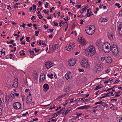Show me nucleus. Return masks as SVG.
Masks as SVG:
<instances>
[{
  "mask_svg": "<svg viewBox=\"0 0 122 122\" xmlns=\"http://www.w3.org/2000/svg\"><path fill=\"white\" fill-rule=\"evenodd\" d=\"M95 30V26L91 25L85 28V30L86 33L89 35H91L94 34Z\"/></svg>",
  "mask_w": 122,
  "mask_h": 122,
  "instance_id": "f257e3e1",
  "label": "nucleus"
},
{
  "mask_svg": "<svg viewBox=\"0 0 122 122\" xmlns=\"http://www.w3.org/2000/svg\"><path fill=\"white\" fill-rule=\"evenodd\" d=\"M85 53L90 56H92L95 53V49L94 47L92 46H90L88 47L85 51Z\"/></svg>",
  "mask_w": 122,
  "mask_h": 122,
  "instance_id": "f03ea898",
  "label": "nucleus"
},
{
  "mask_svg": "<svg viewBox=\"0 0 122 122\" xmlns=\"http://www.w3.org/2000/svg\"><path fill=\"white\" fill-rule=\"evenodd\" d=\"M110 44L108 43L103 44L102 46V50L103 51L106 53L109 52L111 50Z\"/></svg>",
  "mask_w": 122,
  "mask_h": 122,
  "instance_id": "7ed1b4c3",
  "label": "nucleus"
},
{
  "mask_svg": "<svg viewBox=\"0 0 122 122\" xmlns=\"http://www.w3.org/2000/svg\"><path fill=\"white\" fill-rule=\"evenodd\" d=\"M81 65L82 66L86 68L88 67V64L87 61L86 60H82L80 62Z\"/></svg>",
  "mask_w": 122,
  "mask_h": 122,
  "instance_id": "20e7f679",
  "label": "nucleus"
},
{
  "mask_svg": "<svg viewBox=\"0 0 122 122\" xmlns=\"http://www.w3.org/2000/svg\"><path fill=\"white\" fill-rule=\"evenodd\" d=\"M13 106L15 109L17 110L19 109L21 107V104L18 102H15L13 104Z\"/></svg>",
  "mask_w": 122,
  "mask_h": 122,
  "instance_id": "39448f33",
  "label": "nucleus"
},
{
  "mask_svg": "<svg viewBox=\"0 0 122 122\" xmlns=\"http://www.w3.org/2000/svg\"><path fill=\"white\" fill-rule=\"evenodd\" d=\"M53 64L50 61L46 62L45 63V66L47 69L53 66Z\"/></svg>",
  "mask_w": 122,
  "mask_h": 122,
  "instance_id": "423d86ee",
  "label": "nucleus"
},
{
  "mask_svg": "<svg viewBox=\"0 0 122 122\" xmlns=\"http://www.w3.org/2000/svg\"><path fill=\"white\" fill-rule=\"evenodd\" d=\"M112 54L114 55H117L118 53V49L117 47L112 48L111 49Z\"/></svg>",
  "mask_w": 122,
  "mask_h": 122,
  "instance_id": "0eeeda50",
  "label": "nucleus"
},
{
  "mask_svg": "<svg viewBox=\"0 0 122 122\" xmlns=\"http://www.w3.org/2000/svg\"><path fill=\"white\" fill-rule=\"evenodd\" d=\"M78 40L79 42L80 43L81 45H85L86 43V41L84 40V38L80 37L78 38Z\"/></svg>",
  "mask_w": 122,
  "mask_h": 122,
  "instance_id": "6e6552de",
  "label": "nucleus"
},
{
  "mask_svg": "<svg viewBox=\"0 0 122 122\" xmlns=\"http://www.w3.org/2000/svg\"><path fill=\"white\" fill-rule=\"evenodd\" d=\"M75 62L76 60L74 59H72L69 61V65L71 66H72L75 65L76 63Z\"/></svg>",
  "mask_w": 122,
  "mask_h": 122,
  "instance_id": "1a4fd4ad",
  "label": "nucleus"
},
{
  "mask_svg": "<svg viewBox=\"0 0 122 122\" xmlns=\"http://www.w3.org/2000/svg\"><path fill=\"white\" fill-rule=\"evenodd\" d=\"M45 75L43 73H42L40 75L39 80L41 82H42L45 79Z\"/></svg>",
  "mask_w": 122,
  "mask_h": 122,
  "instance_id": "9d476101",
  "label": "nucleus"
},
{
  "mask_svg": "<svg viewBox=\"0 0 122 122\" xmlns=\"http://www.w3.org/2000/svg\"><path fill=\"white\" fill-rule=\"evenodd\" d=\"M71 73L70 71L68 72L65 75V77L66 80H68L69 78H71Z\"/></svg>",
  "mask_w": 122,
  "mask_h": 122,
  "instance_id": "9b49d317",
  "label": "nucleus"
},
{
  "mask_svg": "<svg viewBox=\"0 0 122 122\" xmlns=\"http://www.w3.org/2000/svg\"><path fill=\"white\" fill-rule=\"evenodd\" d=\"M31 98L29 96H28L26 99V102L28 104H30L31 102Z\"/></svg>",
  "mask_w": 122,
  "mask_h": 122,
  "instance_id": "f8f14e48",
  "label": "nucleus"
},
{
  "mask_svg": "<svg viewBox=\"0 0 122 122\" xmlns=\"http://www.w3.org/2000/svg\"><path fill=\"white\" fill-rule=\"evenodd\" d=\"M95 69L97 72L100 71L101 69L100 65H96L95 67Z\"/></svg>",
  "mask_w": 122,
  "mask_h": 122,
  "instance_id": "ddd939ff",
  "label": "nucleus"
},
{
  "mask_svg": "<svg viewBox=\"0 0 122 122\" xmlns=\"http://www.w3.org/2000/svg\"><path fill=\"white\" fill-rule=\"evenodd\" d=\"M43 90L46 92L47 91V90L49 89V86L47 84H46L43 86Z\"/></svg>",
  "mask_w": 122,
  "mask_h": 122,
  "instance_id": "4468645a",
  "label": "nucleus"
},
{
  "mask_svg": "<svg viewBox=\"0 0 122 122\" xmlns=\"http://www.w3.org/2000/svg\"><path fill=\"white\" fill-rule=\"evenodd\" d=\"M58 47L57 44H55V45H53L51 48V51H54L56 50V47Z\"/></svg>",
  "mask_w": 122,
  "mask_h": 122,
  "instance_id": "2eb2a0df",
  "label": "nucleus"
},
{
  "mask_svg": "<svg viewBox=\"0 0 122 122\" xmlns=\"http://www.w3.org/2000/svg\"><path fill=\"white\" fill-rule=\"evenodd\" d=\"M107 36L108 38L111 40H113L114 37V36L113 35L109 33L108 34Z\"/></svg>",
  "mask_w": 122,
  "mask_h": 122,
  "instance_id": "dca6fc26",
  "label": "nucleus"
},
{
  "mask_svg": "<svg viewBox=\"0 0 122 122\" xmlns=\"http://www.w3.org/2000/svg\"><path fill=\"white\" fill-rule=\"evenodd\" d=\"M107 19L106 18H101L100 20V21L101 22H105L107 21Z\"/></svg>",
  "mask_w": 122,
  "mask_h": 122,
  "instance_id": "f3484780",
  "label": "nucleus"
},
{
  "mask_svg": "<svg viewBox=\"0 0 122 122\" xmlns=\"http://www.w3.org/2000/svg\"><path fill=\"white\" fill-rule=\"evenodd\" d=\"M10 99L11 100H12L14 99V98L15 97V96L14 94H10V96L8 95V96Z\"/></svg>",
  "mask_w": 122,
  "mask_h": 122,
  "instance_id": "a211bd4d",
  "label": "nucleus"
},
{
  "mask_svg": "<svg viewBox=\"0 0 122 122\" xmlns=\"http://www.w3.org/2000/svg\"><path fill=\"white\" fill-rule=\"evenodd\" d=\"M71 48L72 47L70 44H68L67 46L65 48L66 50L67 51H69L71 49Z\"/></svg>",
  "mask_w": 122,
  "mask_h": 122,
  "instance_id": "6ab92c4d",
  "label": "nucleus"
},
{
  "mask_svg": "<svg viewBox=\"0 0 122 122\" xmlns=\"http://www.w3.org/2000/svg\"><path fill=\"white\" fill-rule=\"evenodd\" d=\"M107 63H110L112 61V60L111 59V58L110 57H109L107 58Z\"/></svg>",
  "mask_w": 122,
  "mask_h": 122,
  "instance_id": "aec40b11",
  "label": "nucleus"
},
{
  "mask_svg": "<svg viewBox=\"0 0 122 122\" xmlns=\"http://www.w3.org/2000/svg\"><path fill=\"white\" fill-rule=\"evenodd\" d=\"M12 86L13 87L15 88H17L18 86V83H16L15 82H14Z\"/></svg>",
  "mask_w": 122,
  "mask_h": 122,
  "instance_id": "412c9836",
  "label": "nucleus"
},
{
  "mask_svg": "<svg viewBox=\"0 0 122 122\" xmlns=\"http://www.w3.org/2000/svg\"><path fill=\"white\" fill-rule=\"evenodd\" d=\"M69 91V87L68 86H66L65 87L64 92H68Z\"/></svg>",
  "mask_w": 122,
  "mask_h": 122,
  "instance_id": "4be33fe9",
  "label": "nucleus"
},
{
  "mask_svg": "<svg viewBox=\"0 0 122 122\" xmlns=\"http://www.w3.org/2000/svg\"><path fill=\"white\" fill-rule=\"evenodd\" d=\"M30 51V55H35V54L34 53V51L33 50L31 51V50L30 49L29 50Z\"/></svg>",
  "mask_w": 122,
  "mask_h": 122,
  "instance_id": "5701e85b",
  "label": "nucleus"
},
{
  "mask_svg": "<svg viewBox=\"0 0 122 122\" xmlns=\"http://www.w3.org/2000/svg\"><path fill=\"white\" fill-rule=\"evenodd\" d=\"M55 115L52 118H55L58 115L60 114H58L57 113V112L56 113H55Z\"/></svg>",
  "mask_w": 122,
  "mask_h": 122,
  "instance_id": "b1692460",
  "label": "nucleus"
},
{
  "mask_svg": "<svg viewBox=\"0 0 122 122\" xmlns=\"http://www.w3.org/2000/svg\"><path fill=\"white\" fill-rule=\"evenodd\" d=\"M34 79H36L37 77V73L36 72V73H35V75H34Z\"/></svg>",
  "mask_w": 122,
  "mask_h": 122,
  "instance_id": "393cba45",
  "label": "nucleus"
},
{
  "mask_svg": "<svg viewBox=\"0 0 122 122\" xmlns=\"http://www.w3.org/2000/svg\"><path fill=\"white\" fill-rule=\"evenodd\" d=\"M69 44L72 48L73 47L75 46V44L74 43H71Z\"/></svg>",
  "mask_w": 122,
  "mask_h": 122,
  "instance_id": "a878e982",
  "label": "nucleus"
},
{
  "mask_svg": "<svg viewBox=\"0 0 122 122\" xmlns=\"http://www.w3.org/2000/svg\"><path fill=\"white\" fill-rule=\"evenodd\" d=\"M117 47V46L113 44L111 46V47H110V48L111 49H112V48H114Z\"/></svg>",
  "mask_w": 122,
  "mask_h": 122,
  "instance_id": "bb28decb",
  "label": "nucleus"
},
{
  "mask_svg": "<svg viewBox=\"0 0 122 122\" xmlns=\"http://www.w3.org/2000/svg\"><path fill=\"white\" fill-rule=\"evenodd\" d=\"M92 15V11H90L89 13H88L87 14V16H91Z\"/></svg>",
  "mask_w": 122,
  "mask_h": 122,
  "instance_id": "cd10ccee",
  "label": "nucleus"
},
{
  "mask_svg": "<svg viewBox=\"0 0 122 122\" xmlns=\"http://www.w3.org/2000/svg\"><path fill=\"white\" fill-rule=\"evenodd\" d=\"M101 88V87H100V86H98L96 87L95 88V90H97L98 89H99Z\"/></svg>",
  "mask_w": 122,
  "mask_h": 122,
  "instance_id": "c85d7f7f",
  "label": "nucleus"
},
{
  "mask_svg": "<svg viewBox=\"0 0 122 122\" xmlns=\"http://www.w3.org/2000/svg\"><path fill=\"white\" fill-rule=\"evenodd\" d=\"M54 25L53 26H57L58 25V23L56 22L55 21L53 22Z\"/></svg>",
  "mask_w": 122,
  "mask_h": 122,
  "instance_id": "c756f323",
  "label": "nucleus"
},
{
  "mask_svg": "<svg viewBox=\"0 0 122 122\" xmlns=\"http://www.w3.org/2000/svg\"><path fill=\"white\" fill-rule=\"evenodd\" d=\"M115 5L118 7L119 8H120L121 7V6L120 5V4L117 3H116L115 4Z\"/></svg>",
  "mask_w": 122,
  "mask_h": 122,
  "instance_id": "7c9ffc66",
  "label": "nucleus"
},
{
  "mask_svg": "<svg viewBox=\"0 0 122 122\" xmlns=\"http://www.w3.org/2000/svg\"><path fill=\"white\" fill-rule=\"evenodd\" d=\"M118 29V30H122V24L119 25Z\"/></svg>",
  "mask_w": 122,
  "mask_h": 122,
  "instance_id": "2f4dec72",
  "label": "nucleus"
},
{
  "mask_svg": "<svg viewBox=\"0 0 122 122\" xmlns=\"http://www.w3.org/2000/svg\"><path fill=\"white\" fill-rule=\"evenodd\" d=\"M119 15L120 16H122V9L120 10V12L119 13Z\"/></svg>",
  "mask_w": 122,
  "mask_h": 122,
  "instance_id": "473e14b6",
  "label": "nucleus"
},
{
  "mask_svg": "<svg viewBox=\"0 0 122 122\" xmlns=\"http://www.w3.org/2000/svg\"><path fill=\"white\" fill-rule=\"evenodd\" d=\"M86 9H85L84 8H83L80 11V13H82L83 12V11H85V10L86 9Z\"/></svg>",
  "mask_w": 122,
  "mask_h": 122,
  "instance_id": "72a5a7b5",
  "label": "nucleus"
},
{
  "mask_svg": "<svg viewBox=\"0 0 122 122\" xmlns=\"http://www.w3.org/2000/svg\"><path fill=\"white\" fill-rule=\"evenodd\" d=\"M30 37L28 36L27 37H26V41L27 42H29L30 41L29 39H30Z\"/></svg>",
  "mask_w": 122,
  "mask_h": 122,
  "instance_id": "f704fd0d",
  "label": "nucleus"
},
{
  "mask_svg": "<svg viewBox=\"0 0 122 122\" xmlns=\"http://www.w3.org/2000/svg\"><path fill=\"white\" fill-rule=\"evenodd\" d=\"M49 5V3L47 2H46V4L45 5V7L46 8H47L48 7V6Z\"/></svg>",
  "mask_w": 122,
  "mask_h": 122,
  "instance_id": "c9c22d12",
  "label": "nucleus"
},
{
  "mask_svg": "<svg viewBox=\"0 0 122 122\" xmlns=\"http://www.w3.org/2000/svg\"><path fill=\"white\" fill-rule=\"evenodd\" d=\"M83 109H85L86 108V109H87L89 107L87 105H84V106H83Z\"/></svg>",
  "mask_w": 122,
  "mask_h": 122,
  "instance_id": "e433bc0d",
  "label": "nucleus"
},
{
  "mask_svg": "<svg viewBox=\"0 0 122 122\" xmlns=\"http://www.w3.org/2000/svg\"><path fill=\"white\" fill-rule=\"evenodd\" d=\"M76 114L77 116V117H78L79 116L81 115L82 114L81 113H78V112H76Z\"/></svg>",
  "mask_w": 122,
  "mask_h": 122,
  "instance_id": "4c0bfd02",
  "label": "nucleus"
},
{
  "mask_svg": "<svg viewBox=\"0 0 122 122\" xmlns=\"http://www.w3.org/2000/svg\"><path fill=\"white\" fill-rule=\"evenodd\" d=\"M78 70L80 72H83L84 71V70L83 69H81L79 68L78 69Z\"/></svg>",
  "mask_w": 122,
  "mask_h": 122,
  "instance_id": "58836bf2",
  "label": "nucleus"
},
{
  "mask_svg": "<svg viewBox=\"0 0 122 122\" xmlns=\"http://www.w3.org/2000/svg\"><path fill=\"white\" fill-rule=\"evenodd\" d=\"M39 32L38 31H35V35L37 36H38V34L39 33Z\"/></svg>",
  "mask_w": 122,
  "mask_h": 122,
  "instance_id": "ea45409f",
  "label": "nucleus"
},
{
  "mask_svg": "<svg viewBox=\"0 0 122 122\" xmlns=\"http://www.w3.org/2000/svg\"><path fill=\"white\" fill-rule=\"evenodd\" d=\"M110 97V96H109V95H105V96H102V97H100V99H102V98H105V97Z\"/></svg>",
  "mask_w": 122,
  "mask_h": 122,
  "instance_id": "a19ab883",
  "label": "nucleus"
},
{
  "mask_svg": "<svg viewBox=\"0 0 122 122\" xmlns=\"http://www.w3.org/2000/svg\"><path fill=\"white\" fill-rule=\"evenodd\" d=\"M102 102V101H101L99 102H97L95 104V105H97V104H100Z\"/></svg>",
  "mask_w": 122,
  "mask_h": 122,
  "instance_id": "79ce46f5",
  "label": "nucleus"
},
{
  "mask_svg": "<svg viewBox=\"0 0 122 122\" xmlns=\"http://www.w3.org/2000/svg\"><path fill=\"white\" fill-rule=\"evenodd\" d=\"M75 25V24L74 23L71 29L72 30H73V29H74Z\"/></svg>",
  "mask_w": 122,
  "mask_h": 122,
  "instance_id": "37998d69",
  "label": "nucleus"
},
{
  "mask_svg": "<svg viewBox=\"0 0 122 122\" xmlns=\"http://www.w3.org/2000/svg\"><path fill=\"white\" fill-rule=\"evenodd\" d=\"M51 103H50L49 104H48L47 105H41V106L43 107H47V106H48Z\"/></svg>",
  "mask_w": 122,
  "mask_h": 122,
  "instance_id": "c03bdc74",
  "label": "nucleus"
},
{
  "mask_svg": "<svg viewBox=\"0 0 122 122\" xmlns=\"http://www.w3.org/2000/svg\"><path fill=\"white\" fill-rule=\"evenodd\" d=\"M34 50L35 52H38L40 51V49H38L37 50L36 48H35L34 49Z\"/></svg>",
  "mask_w": 122,
  "mask_h": 122,
  "instance_id": "a18cd8bd",
  "label": "nucleus"
},
{
  "mask_svg": "<svg viewBox=\"0 0 122 122\" xmlns=\"http://www.w3.org/2000/svg\"><path fill=\"white\" fill-rule=\"evenodd\" d=\"M37 25L35 24H34L33 25V26L34 27V28L36 30L37 29V27H36V26Z\"/></svg>",
  "mask_w": 122,
  "mask_h": 122,
  "instance_id": "49530a36",
  "label": "nucleus"
},
{
  "mask_svg": "<svg viewBox=\"0 0 122 122\" xmlns=\"http://www.w3.org/2000/svg\"><path fill=\"white\" fill-rule=\"evenodd\" d=\"M120 31L119 32V33L120 36H122V30H119Z\"/></svg>",
  "mask_w": 122,
  "mask_h": 122,
  "instance_id": "de8ad7c7",
  "label": "nucleus"
},
{
  "mask_svg": "<svg viewBox=\"0 0 122 122\" xmlns=\"http://www.w3.org/2000/svg\"><path fill=\"white\" fill-rule=\"evenodd\" d=\"M66 19L65 18H63L64 20H67L68 21L69 20V19L68 18V17L67 16H66Z\"/></svg>",
  "mask_w": 122,
  "mask_h": 122,
  "instance_id": "09e8293b",
  "label": "nucleus"
},
{
  "mask_svg": "<svg viewBox=\"0 0 122 122\" xmlns=\"http://www.w3.org/2000/svg\"><path fill=\"white\" fill-rule=\"evenodd\" d=\"M119 81H120V80H118H118H116L115 81V82H114V84H116L117 82H119Z\"/></svg>",
  "mask_w": 122,
  "mask_h": 122,
  "instance_id": "8fccbe9b",
  "label": "nucleus"
},
{
  "mask_svg": "<svg viewBox=\"0 0 122 122\" xmlns=\"http://www.w3.org/2000/svg\"><path fill=\"white\" fill-rule=\"evenodd\" d=\"M13 94H14V96L15 95L17 97H18L19 95V94L18 93H14Z\"/></svg>",
  "mask_w": 122,
  "mask_h": 122,
  "instance_id": "3c124183",
  "label": "nucleus"
},
{
  "mask_svg": "<svg viewBox=\"0 0 122 122\" xmlns=\"http://www.w3.org/2000/svg\"><path fill=\"white\" fill-rule=\"evenodd\" d=\"M19 53L20 55L21 56H24L25 55V53H22V54H21V52H20Z\"/></svg>",
  "mask_w": 122,
  "mask_h": 122,
  "instance_id": "603ef678",
  "label": "nucleus"
},
{
  "mask_svg": "<svg viewBox=\"0 0 122 122\" xmlns=\"http://www.w3.org/2000/svg\"><path fill=\"white\" fill-rule=\"evenodd\" d=\"M18 79H17L16 78L14 80V82H15V83H18V82H17L18 81Z\"/></svg>",
  "mask_w": 122,
  "mask_h": 122,
  "instance_id": "864d4df0",
  "label": "nucleus"
},
{
  "mask_svg": "<svg viewBox=\"0 0 122 122\" xmlns=\"http://www.w3.org/2000/svg\"><path fill=\"white\" fill-rule=\"evenodd\" d=\"M110 71V70L109 69H108L106 71V73H108Z\"/></svg>",
  "mask_w": 122,
  "mask_h": 122,
  "instance_id": "5fc2aeb1",
  "label": "nucleus"
},
{
  "mask_svg": "<svg viewBox=\"0 0 122 122\" xmlns=\"http://www.w3.org/2000/svg\"><path fill=\"white\" fill-rule=\"evenodd\" d=\"M83 109V106H81V107H78L77 109Z\"/></svg>",
  "mask_w": 122,
  "mask_h": 122,
  "instance_id": "6e6d98bb",
  "label": "nucleus"
},
{
  "mask_svg": "<svg viewBox=\"0 0 122 122\" xmlns=\"http://www.w3.org/2000/svg\"><path fill=\"white\" fill-rule=\"evenodd\" d=\"M32 25V24L31 23H30V24H28L27 25L29 27H30Z\"/></svg>",
  "mask_w": 122,
  "mask_h": 122,
  "instance_id": "4d7b16f0",
  "label": "nucleus"
},
{
  "mask_svg": "<svg viewBox=\"0 0 122 122\" xmlns=\"http://www.w3.org/2000/svg\"><path fill=\"white\" fill-rule=\"evenodd\" d=\"M10 59H12V57H13L14 58V57H13V55L12 54H10Z\"/></svg>",
  "mask_w": 122,
  "mask_h": 122,
  "instance_id": "13d9d810",
  "label": "nucleus"
},
{
  "mask_svg": "<svg viewBox=\"0 0 122 122\" xmlns=\"http://www.w3.org/2000/svg\"><path fill=\"white\" fill-rule=\"evenodd\" d=\"M105 59V58L104 57H102L101 58V60L103 61Z\"/></svg>",
  "mask_w": 122,
  "mask_h": 122,
  "instance_id": "bf43d9fd",
  "label": "nucleus"
},
{
  "mask_svg": "<svg viewBox=\"0 0 122 122\" xmlns=\"http://www.w3.org/2000/svg\"><path fill=\"white\" fill-rule=\"evenodd\" d=\"M69 111L68 110V109H67L66 112L65 113V114L66 115L68 112Z\"/></svg>",
  "mask_w": 122,
  "mask_h": 122,
  "instance_id": "052dcab7",
  "label": "nucleus"
},
{
  "mask_svg": "<svg viewBox=\"0 0 122 122\" xmlns=\"http://www.w3.org/2000/svg\"><path fill=\"white\" fill-rule=\"evenodd\" d=\"M62 110L63 109L60 110V111H59L57 112V113L60 114L61 113V112Z\"/></svg>",
  "mask_w": 122,
  "mask_h": 122,
  "instance_id": "680f3d73",
  "label": "nucleus"
},
{
  "mask_svg": "<svg viewBox=\"0 0 122 122\" xmlns=\"http://www.w3.org/2000/svg\"><path fill=\"white\" fill-rule=\"evenodd\" d=\"M39 5L40 6H39V7L40 6V5L42 4V2L41 1H39V2H38Z\"/></svg>",
  "mask_w": 122,
  "mask_h": 122,
  "instance_id": "e2e57ef3",
  "label": "nucleus"
},
{
  "mask_svg": "<svg viewBox=\"0 0 122 122\" xmlns=\"http://www.w3.org/2000/svg\"><path fill=\"white\" fill-rule=\"evenodd\" d=\"M48 30H49V31L50 32H52L54 30L53 29H52L51 30V29H48Z\"/></svg>",
  "mask_w": 122,
  "mask_h": 122,
  "instance_id": "0e129e2a",
  "label": "nucleus"
},
{
  "mask_svg": "<svg viewBox=\"0 0 122 122\" xmlns=\"http://www.w3.org/2000/svg\"><path fill=\"white\" fill-rule=\"evenodd\" d=\"M23 25H21L20 26L22 27L23 28H24L25 27V24L24 23H23L22 24Z\"/></svg>",
  "mask_w": 122,
  "mask_h": 122,
  "instance_id": "69168bd1",
  "label": "nucleus"
},
{
  "mask_svg": "<svg viewBox=\"0 0 122 122\" xmlns=\"http://www.w3.org/2000/svg\"><path fill=\"white\" fill-rule=\"evenodd\" d=\"M80 21H81V22H80V24H83V22H84V21H83V20H80Z\"/></svg>",
  "mask_w": 122,
  "mask_h": 122,
  "instance_id": "338daca9",
  "label": "nucleus"
},
{
  "mask_svg": "<svg viewBox=\"0 0 122 122\" xmlns=\"http://www.w3.org/2000/svg\"><path fill=\"white\" fill-rule=\"evenodd\" d=\"M44 26L45 29H47L48 27V25H47V26H46V25H44Z\"/></svg>",
  "mask_w": 122,
  "mask_h": 122,
  "instance_id": "774afa93",
  "label": "nucleus"
}]
</instances>
